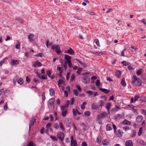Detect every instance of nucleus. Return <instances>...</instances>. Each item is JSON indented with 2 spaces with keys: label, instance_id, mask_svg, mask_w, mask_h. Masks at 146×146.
<instances>
[{
  "label": "nucleus",
  "instance_id": "obj_1",
  "mask_svg": "<svg viewBox=\"0 0 146 146\" xmlns=\"http://www.w3.org/2000/svg\"><path fill=\"white\" fill-rule=\"evenodd\" d=\"M132 81L133 84L135 85L140 86L141 85L140 79L135 76H134L132 78Z\"/></svg>",
  "mask_w": 146,
  "mask_h": 146
},
{
  "label": "nucleus",
  "instance_id": "obj_2",
  "mask_svg": "<svg viewBox=\"0 0 146 146\" xmlns=\"http://www.w3.org/2000/svg\"><path fill=\"white\" fill-rule=\"evenodd\" d=\"M51 49L53 50H55L57 54H59L61 51L60 49V46L58 45H54L52 46Z\"/></svg>",
  "mask_w": 146,
  "mask_h": 146
},
{
  "label": "nucleus",
  "instance_id": "obj_3",
  "mask_svg": "<svg viewBox=\"0 0 146 146\" xmlns=\"http://www.w3.org/2000/svg\"><path fill=\"white\" fill-rule=\"evenodd\" d=\"M57 136L58 138L61 141H62L64 139L65 137L64 133L61 132H58L57 134Z\"/></svg>",
  "mask_w": 146,
  "mask_h": 146
},
{
  "label": "nucleus",
  "instance_id": "obj_4",
  "mask_svg": "<svg viewBox=\"0 0 146 146\" xmlns=\"http://www.w3.org/2000/svg\"><path fill=\"white\" fill-rule=\"evenodd\" d=\"M64 106H60L61 110L62 111V115L63 117H66V114L68 112L67 110L64 108Z\"/></svg>",
  "mask_w": 146,
  "mask_h": 146
},
{
  "label": "nucleus",
  "instance_id": "obj_5",
  "mask_svg": "<svg viewBox=\"0 0 146 146\" xmlns=\"http://www.w3.org/2000/svg\"><path fill=\"white\" fill-rule=\"evenodd\" d=\"M139 98V97L138 95H135L134 97V98L133 97H132L131 98V100L130 101L131 103H134L135 102L138 100V99Z\"/></svg>",
  "mask_w": 146,
  "mask_h": 146
},
{
  "label": "nucleus",
  "instance_id": "obj_6",
  "mask_svg": "<svg viewBox=\"0 0 146 146\" xmlns=\"http://www.w3.org/2000/svg\"><path fill=\"white\" fill-rule=\"evenodd\" d=\"M71 146H77V142L75 140L73 139L74 138L72 136H71Z\"/></svg>",
  "mask_w": 146,
  "mask_h": 146
},
{
  "label": "nucleus",
  "instance_id": "obj_7",
  "mask_svg": "<svg viewBox=\"0 0 146 146\" xmlns=\"http://www.w3.org/2000/svg\"><path fill=\"white\" fill-rule=\"evenodd\" d=\"M143 119V117L141 115H138L136 117V121L138 122H140Z\"/></svg>",
  "mask_w": 146,
  "mask_h": 146
},
{
  "label": "nucleus",
  "instance_id": "obj_8",
  "mask_svg": "<svg viewBox=\"0 0 146 146\" xmlns=\"http://www.w3.org/2000/svg\"><path fill=\"white\" fill-rule=\"evenodd\" d=\"M11 64L13 66H17L19 64V62L17 60H12L11 62Z\"/></svg>",
  "mask_w": 146,
  "mask_h": 146
},
{
  "label": "nucleus",
  "instance_id": "obj_9",
  "mask_svg": "<svg viewBox=\"0 0 146 146\" xmlns=\"http://www.w3.org/2000/svg\"><path fill=\"white\" fill-rule=\"evenodd\" d=\"M36 119L34 117L32 118V120L30 121L29 123V129H30L31 127L33 126L34 123L36 121Z\"/></svg>",
  "mask_w": 146,
  "mask_h": 146
},
{
  "label": "nucleus",
  "instance_id": "obj_10",
  "mask_svg": "<svg viewBox=\"0 0 146 146\" xmlns=\"http://www.w3.org/2000/svg\"><path fill=\"white\" fill-rule=\"evenodd\" d=\"M99 106L98 104L96 103L93 104L91 105V108L93 110H97L99 108Z\"/></svg>",
  "mask_w": 146,
  "mask_h": 146
},
{
  "label": "nucleus",
  "instance_id": "obj_11",
  "mask_svg": "<svg viewBox=\"0 0 146 146\" xmlns=\"http://www.w3.org/2000/svg\"><path fill=\"white\" fill-rule=\"evenodd\" d=\"M126 146H133L132 141L130 140L126 141L125 143Z\"/></svg>",
  "mask_w": 146,
  "mask_h": 146
},
{
  "label": "nucleus",
  "instance_id": "obj_12",
  "mask_svg": "<svg viewBox=\"0 0 146 146\" xmlns=\"http://www.w3.org/2000/svg\"><path fill=\"white\" fill-rule=\"evenodd\" d=\"M65 59L67 60V62L71 61V57L68 55L65 54L64 55Z\"/></svg>",
  "mask_w": 146,
  "mask_h": 146
},
{
  "label": "nucleus",
  "instance_id": "obj_13",
  "mask_svg": "<svg viewBox=\"0 0 146 146\" xmlns=\"http://www.w3.org/2000/svg\"><path fill=\"white\" fill-rule=\"evenodd\" d=\"M108 140L107 139H104L102 141V144L103 145L107 146L109 145Z\"/></svg>",
  "mask_w": 146,
  "mask_h": 146
},
{
  "label": "nucleus",
  "instance_id": "obj_14",
  "mask_svg": "<svg viewBox=\"0 0 146 146\" xmlns=\"http://www.w3.org/2000/svg\"><path fill=\"white\" fill-rule=\"evenodd\" d=\"M92 53L93 54L97 55L98 56H101L103 55V53L101 51H94L92 52Z\"/></svg>",
  "mask_w": 146,
  "mask_h": 146
},
{
  "label": "nucleus",
  "instance_id": "obj_15",
  "mask_svg": "<svg viewBox=\"0 0 146 146\" xmlns=\"http://www.w3.org/2000/svg\"><path fill=\"white\" fill-rule=\"evenodd\" d=\"M65 53L71 55H73L74 52L73 50L71 48H70L67 51L65 52Z\"/></svg>",
  "mask_w": 146,
  "mask_h": 146
},
{
  "label": "nucleus",
  "instance_id": "obj_16",
  "mask_svg": "<svg viewBox=\"0 0 146 146\" xmlns=\"http://www.w3.org/2000/svg\"><path fill=\"white\" fill-rule=\"evenodd\" d=\"M131 122L125 119L122 122V124L124 125H130Z\"/></svg>",
  "mask_w": 146,
  "mask_h": 146
},
{
  "label": "nucleus",
  "instance_id": "obj_17",
  "mask_svg": "<svg viewBox=\"0 0 146 146\" xmlns=\"http://www.w3.org/2000/svg\"><path fill=\"white\" fill-rule=\"evenodd\" d=\"M112 128L111 124H107L106 126V129L107 131H109L111 130L112 129Z\"/></svg>",
  "mask_w": 146,
  "mask_h": 146
},
{
  "label": "nucleus",
  "instance_id": "obj_18",
  "mask_svg": "<svg viewBox=\"0 0 146 146\" xmlns=\"http://www.w3.org/2000/svg\"><path fill=\"white\" fill-rule=\"evenodd\" d=\"M83 82L86 84L88 83L89 82V78L88 77H84L83 78Z\"/></svg>",
  "mask_w": 146,
  "mask_h": 146
},
{
  "label": "nucleus",
  "instance_id": "obj_19",
  "mask_svg": "<svg viewBox=\"0 0 146 146\" xmlns=\"http://www.w3.org/2000/svg\"><path fill=\"white\" fill-rule=\"evenodd\" d=\"M111 106V104L109 103H107L106 105V108L107 109L108 111V113L110 112V109Z\"/></svg>",
  "mask_w": 146,
  "mask_h": 146
},
{
  "label": "nucleus",
  "instance_id": "obj_20",
  "mask_svg": "<svg viewBox=\"0 0 146 146\" xmlns=\"http://www.w3.org/2000/svg\"><path fill=\"white\" fill-rule=\"evenodd\" d=\"M120 109V108L117 106H115V108H113L111 110V111L112 112H114L117 111L119 109Z\"/></svg>",
  "mask_w": 146,
  "mask_h": 146
},
{
  "label": "nucleus",
  "instance_id": "obj_21",
  "mask_svg": "<svg viewBox=\"0 0 146 146\" xmlns=\"http://www.w3.org/2000/svg\"><path fill=\"white\" fill-rule=\"evenodd\" d=\"M55 92L54 89L52 88H51L49 90V93L50 96H52L54 94Z\"/></svg>",
  "mask_w": 146,
  "mask_h": 146
},
{
  "label": "nucleus",
  "instance_id": "obj_22",
  "mask_svg": "<svg viewBox=\"0 0 146 146\" xmlns=\"http://www.w3.org/2000/svg\"><path fill=\"white\" fill-rule=\"evenodd\" d=\"M143 69L142 68L139 69L137 70L136 72L137 75L139 76L140 75L142 72Z\"/></svg>",
  "mask_w": 146,
  "mask_h": 146
},
{
  "label": "nucleus",
  "instance_id": "obj_23",
  "mask_svg": "<svg viewBox=\"0 0 146 146\" xmlns=\"http://www.w3.org/2000/svg\"><path fill=\"white\" fill-rule=\"evenodd\" d=\"M100 90L102 92L106 94H108L109 92V90L106 89L100 88Z\"/></svg>",
  "mask_w": 146,
  "mask_h": 146
},
{
  "label": "nucleus",
  "instance_id": "obj_24",
  "mask_svg": "<svg viewBox=\"0 0 146 146\" xmlns=\"http://www.w3.org/2000/svg\"><path fill=\"white\" fill-rule=\"evenodd\" d=\"M104 101L103 100H101L99 101L98 103V105L99 106V108L102 107L104 104Z\"/></svg>",
  "mask_w": 146,
  "mask_h": 146
},
{
  "label": "nucleus",
  "instance_id": "obj_25",
  "mask_svg": "<svg viewBox=\"0 0 146 146\" xmlns=\"http://www.w3.org/2000/svg\"><path fill=\"white\" fill-rule=\"evenodd\" d=\"M91 114L90 112L89 111H85L84 113V114L85 116L88 117Z\"/></svg>",
  "mask_w": 146,
  "mask_h": 146
},
{
  "label": "nucleus",
  "instance_id": "obj_26",
  "mask_svg": "<svg viewBox=\"0 0 146 146\" xmlns=\"http://www.w3.org/2000/svg\"><path fill=\"white\" fill-rule=\"evenodd\" d=\"M51 124L50 123H48L46 124V128H47V129L46 132V133H47V132L48 131V129L49 128L50 129V127L51 126Z\"/></svg>",
  "mask_w": 146,
  "mask_h": 146
},
{
  "label": "nucleus",
  "instance_id": "obj_27",
  "mask_svg": "<svg viewBox=\"0 0 146 146\" xmlns=\"http://www.w3.org/2000/svg\"><path fill=\"white\" fill-rule=\"evenodd\" d=\"M121 85L124 86H126V83H125V80L124 78H123L121 80Z\"/></svg>",
  "mask_w": 146,
  "mask_h": 146
},
{
  "label": "nucleus",
  "instance_id": "obj_28",
  "mask_svg": "<svg viewBox=\"0 0 146 146\" xmlns=\"http://www.w3.org/2000/svg\"><path fill=\"white\" fill-rule=\"evenodd\" d=\"M35 56L36 57H40L42 58L44 57V55L42 53L40 52L37 54L35 55Z\"/></svg>",
  "mask_w": 146,
  "mask_h": 146
},
{
  "label": "nucleus",
  "instance_id": "obj_29",
  "mask_svg": "<svg viewBox=\"0 0 146 146\" xmlns=\"http://www.w3.org/2000/svg\"><path fill=\"white\" fill-rule=\"evenodd\" d=\"M70 102L69 100H67L66 102V104L65 105L62 106H64V108H68L69 106Z\"/></svg>",
  "mask_w": 146,
  "mask_h": 146
},
{
  "label": "nucleus",
  "instance_id": "obj_30",
  "mask_svg": "<svg viewBox=\"0 0 146 146\" xmlns=\"http://www.w3.org/2000/svg\"><path fill=\"white\" fill-rule=\"evenodd\" d=\"M72 110L73 115L74 116H76L77 115V114L78 112V110L77 109H76L74 108Z\"/></svg>",
  "mask_w": 146,
  "mask_h": 146
},
{
  "label": "nucleus",
  "instance_id": "obj_31",
  "mask_svg": "<svg viewBox=\"0 0 146 146\" xmlns=\"http://www.w3.org/2000/svg\"><path fill=\"white\" fill-rule=\"evenodd\" d=\"M16 19L21 24L24 23V21L21 18H16Z\"/></svg>",
  "mask_w": 146,
  "mask_h": 146
},
{
  "label": "nucleus",
  "instance_id": "obj_32",
  "mask_svg": "<svg viewBox=\"0 0 146 146\" xmlns=\"http://www.w3.org/2000/svg\"><path fill=\"white\" fill-rule=\"evenodd\" d=\"M50 137L53 141H58L57 138L56 137L50 135Z\"/></svg>",
  "mask_w": 146,
  "mask_h": 146
},
{
  "label": "nucleus",
  "instance_id": "obj_33",
  "mask_svg": "<svg viewBox=\"0 0 146 146\" xmlns=\"http://www.w3.org/2000/svg\"><path fill=\"white\" fill-rule=\"evenodd\" d=\"M76 60L78 62H79V63L83 67H86V64L82 62H81V61H80L79 60H78L77 59H76Z\"/></svg>",
  "mask_w": 146,
  "mask_h": 146
},
{
  "label": "nucleus",
  "instance_id": "obj_34",
  "mask_svg": "<svg viewBox=\"0 0 146 146\" xmlns=\"http://www.w3.org/2000/svg\"><path fill=\"white\" fill-rule=\"evenodd\" d=\"M17 82L20 84H22L23 83V79L21 78H20L17 80Z\"/></svg>",
  "mask_w": 146,
  "mask_h": 146
},
{
  "label": "nucleus",
  "instance_id": "obj_35",
  "mask_svg": "<svg viewBox=\"0 0 146 146\" xmlns=\"http://www.w3.org/2000/svg\"><path fill=\"white\" fill-rule=\"evenodd\" d=\"M87 104V103L86 102H83L81 106V108L83 110L85 108V106Z\"/></svg>",
  "mask_w": 146,
  "mask_h": 146
},
{
  "label": "nucleus",
  "instance_id": "obj_36",
  "mask_svg": "<svg viewBox=\"0 0 146 146\" xmlns=\"http://www.w3.org/2000/svg\"><path fill=\"white\" fill-rule=\"evenodd\" d=\"M42 65V64L39 62H36L35 64L34 65L35 67H36V66H40Z\"/></svg>",
  "mask_w": 146,
  "mask_h": 146
},
{
  "label": "nucleus",
  "instance_id": "obj_37",
  "mask_svg": "<svg viewBox=\"0 0 146 146\" xmlns=\"http://www.w3.org/2000/svg\"><path fill=\"white\" fill-rule=\"evenodd\" d=\"M59 125L60 126V127L61 129L62 130L64 131L65 130V128L64 127L63 125L62 122H60L59 123Z\"/></svg>",
  "mask_w": 146,
  "mask_h": 146
},
{
  "label": "nucleus",
  "instance_id": "obj_38",
  "mask_svg": "<svg viewBox=\"0 0 146 146\" xmlns=\"http://www.w3.org/2000/svg\"><path fill=\"white\" fill-rule=\"evenodd\" d=\"M94 42L96 43V44L99 47H100V44H99V40H98V39H96L94 40Z\"/></svg>",
  "mask_w": 146,
  "mask_h": 146
},
{
  "label": "nucleus",
  "instance_id": "obj_39",
  "mask_svg": "<svg viewBox=\"0 0 146 146\" xmlns=\"http://www.w3.org/2000/svg\"><path fill=\"white\" fill-rule=\"evenodd\" d=\"M142 131H143V128L142 127H140L139 130V132L138 135L139 136H140L141 135V134L142 133Z\"/></svg>",
  "mask_w": 146,
  "mask_h": 146
},
{
  "label": "nucleus",
  "instance_id": "obj_40",
  "mask_svg": "<svg viewBox=\"0 0 146 146\" xmlns=\"http://www.w3.org/2000/svg\"><path fill=\"white\" fill-rule=\"evenodd\" d=\"M64 81L63 80H62L61 79H60L59 80L58 83V84L59 87H60V84H63L64 83Z\"/></svg>",
  "mask_w": 146,
  "mask_h": 146
},
{
  "label": "nucleus",
  "instance_id": "obj_41",
  "mask_svg": "<svg viewBox=\"0 0 146 146\" xmlns=\"http://www.w3.org/2000/svg\"><path fill=\"white\" fill-rule=\"evenodd\" d=\"M54 103L52 104V103H49V102H48V106L49 109H50V107H52V106L54 107Z\"/></svg>",
  "mask_w": 146,
  "mask_h": 146
},
{
  "label": "nucleus",
  "instance_id": "obj_42",
  "mask_svg": "<svg viewBox=\"0 0 146 146\" xmlns=\"http://www.w3.org/2000/svg\"><path fill=\"white\" fill-rule=\"evenodd\" d=\"M46 74H47L48 76V77H50L51 78H52V77H50L51 75V72L50 70H47L46 72Z\"/></svg>",
  "mask_w": 146,
  "mask_h": 146
},
{
  "label": "nucleus",
  "instance_id": "obj_43",
  "mask_svg": "<svg viewBox=\"0 0 146 146\" xmlns=\"http://www.w3.org/2000/svg\"><path fill=\"white\" fill-rule=\"evenodd\" d=\"M101 141V139L100 137H98L96 139V142L98 143H100Z\"/></svg>",
  "mask_w": 146,
  "mask_h": 146
},
{
  "label": "nucleus",
  "instance_id": "obj_44",
  "mask_svg": "<svg viewBox=\"0 0 146 146\" xmlns=\"http://www.w3.org/2000/svg\"><path fill=\"white\" fill-rule=\"evenodd\" d=\"M82 71V69L81 68H78L77 69V73L78 74H80L81 72Z\"/></svg>",
  "mask_w": 146,
  "mask_h": 146
},
{
  "label": "nucleus",
  "instance_id": "obj_45",
  "mask_svg": "<svg viewBox=\"0 0 146 146\" xmlns=\"http://www.w3.org/2000/svg\"><path fill=\"white\" fill-rule=\"evenodd\" d=\"M70 73V72H67L66 75V79L67 80H68L69 79Z\"/></svg>",
  "mask_w": 146,
  "mask_h": 146
},
{
  "label": "nucleus",
  "instance_id": "obj_46",
  "mask_svg": "<svg viewBox=\"0 0 146 146\" xmlns=\"http://www.w3.org/2000/svg\"><path fill=\"white\" fill-rule=\"evenodd\" d=\"M96 84L97 86H99L100 84V80H97L96 81Z\"/></svg>",
  "mask_w": 146,
  "mask_h": 146
},
{
  "label": "nucleus",
  "instance_id": "obj_47",
  "mask_svg": "<svg viewBox=\"0 0 146 146\" xmlns=\"http://www.w3.org/2000/svg\"><path fill=\"white\" fill-rule=\"evenodd\" d=\"M52 44V42H50V43H49V41H47L46 43V45L47 47L48 48V46H50Z\"/></svg>",
  "mask_w": 146,
  "mask_h": 146
},
{
  "label": "nucleus",
  "instance_id": "obj_48",
  "mask_svg": "<svg viewBox=\"0 0 146 146\" xmlns=\"http://www.w3.org/2000/svg\"><path fill=\"white\" fill-rule=\"evenodd\" d=\"M73 91L74 94L76 96H77L78 95V92L77 90L75 89Z\"/></svg>",
  "mask_w": 146,
  "mask_h": 146
},
{
  "label": "nucleus",
  "instance_id": "obj_49",
  "mask_svg": "<svg viewBox=\"0 0 146 146\" xmlns=\"http://www.w3.org/2000/svg\"><path fill=\"white\" fill-rule=\"evenodd\" d=\"M16 48L17 49H20V44L19 42H18L17 44L16 45Z\"/></svg>",
  "mask_w": 146,
  "mask_h": 146
},
{
  "label": "nucleus",
  "instance_id": "obj_50",
  "mask_svg": "<svg viewBox=\"0 0 146 146\" xmlns=\"http://www.w3.org/2000/svg\"><path fill=\"white\" fill-rule=\"evenodd\" d=\"M116 74L118 77H119L121 75V73L120 71H118L117 72Z\"/></svg>",
  "mask_w": 146,
  "mask_h": 146
},
{
  "label": "nucleus",
  "instance_id": "obj_51",
  "mask_svg": "<svg viewBox=\"0 0 146 146\" xmlns=\"http://www.w3.org/2000/svg\"><path fill=\"white\" fill-rule=\"evenodd\" d=\"M86 93L90 95H92L93 93V92L90 90L87 91L86 92Z\"/></svg>",
  "mask_w": 146,
  "mask_h": 146
},
{
  "label": "nucleus",
  "instance_id": "obj_52",
  "mask_svg": "<svg viewBox=\"0 0 146 146\" xmlns=\"http://www.w3.org/2000/svg\"><path fill=\"white\" fill-rule=\"evenodd\" d=\"M75 78V75L74 74H72L71 76V79H70L71 81H73V80H74Z\"/></svg>",
  "mask_w": 146,
  "mask_h": 146
},
{
  "label": "nucleus",
  "instance_id": "obj_53",
  "mask_svg": "<svg viewBox=\"0 0 146 146\" xmlns=\"http://www.w3.org/2000/svg\"><path fill=\"white\" fill-rule=\"evenodd\" d=\"M76 87L78 91H82L81 88L79 85H77L76 86Z\"/></svg>",
  "mask_w": 146,
  "mask_h": 146
},
{
  "label": "nucleus",
  "instance_id": "obj_54",
  "mask_svg": "<svg viewBox=\"0 0 146 146\" xmlns=\"http://www.w3.org/2000/svg\"><path fill=\"white\" fill-rule=\"evenodd\" d=\"M54 98H50L48 102H49V103H52V104L54 103Z\"/></svg>",
  "mask_w": 146,
  "mask_h": 146
},
{
  "label": "nucleus",
  "instance_id": "obj_55",
  "mask_svg": "<svg viewBox=\"0 0 146 146\" xmlns=\"http://www.w3.org/2000/svg\"><path fill=\"white\" fill-rule=\"evenodd\" d=\"M68 66L70 68H72L73 67V66L72 64L71 63V62H68Z\"/></svg>",
  "mask_w": 146,
  "mask_h": 146
},
{
  "label": "nucleus",
  "instance_id": "obj_56",
  "mask_svg": "<svg viewBox=\"0 0 146 146\" xmlns=\"http://www.w3.org/2000/svg\"><path fill=\"white\" fill-rule=\"evenodd\" d=\"M6 58H5L3 60L1 61L0 62V65L1 66H2L3 64H4V62H5V59Z\"/></svg>",
  "mask_w": 146,
  "mask_h": 146
},
{
  "label": "nucleus",
  "instance_id": "obj_57",
  "mask_svg": "<svg viewBox=\"0 0 146 146\" xmlns=\"http://www.w3.org/2000/svg\"><path fill=\"white\" fill-rule=\"evenodd\" d=\"M103 115L102 114H99L97 117V119H100L102 118Z\"/></svg>",
  "mask_w": 146,
  "mask_h": 146
},
{
  "label": "nucleus",
  "instance_id": "obj_58",
  "mask_svg": "<svg viewBox=\"0 0 146 146\" xmlns=\"http://www.w3.org/2000/svg\"><path fill=\"white\" fill-rule=\"evenodd\" d=\"M59 127V125L56 123L54 124V127L56 129H58Z\"/></svg>",
  "mask_w": 146,
  "mask_h": 146
},
{
  "label": "nucleus",
  "instance_id": "obj_59",
  "mask_svg": "<svg viewBox=\"0 0 146 146\" xmlns=\"http://www.w3.org/2000/svg\"><path fill=\"white\" fill-rule=\"evenodd\" d=\"M121 63L124 66H126L127 65V63L125 61H123V62H121Z\"/></svg>",
  "mask_w": 146,
  "mask_h": 146
},
{
  "label": "nucleus",
  "instance_id": "obj_60",
  "mask_svg": "<svg viewBox=\"0 0 146 146\" xmlns=\"http://www.w3.org/2000/svg\"><path fill=\"white\" fill-rule=\"evenodd\" d=\"M123 128L125 131H127L129 130V128L128 127H123Z\"/></svg>",
  "mask_w": 146,
  "mask_h": 146
},
{
  "label": "nucleus",
  "instance_id": "obj_61",
  "mask_svg": "<svg viewBox=\"0 0 146 146\" xmlns=\"http://www.w3.org/2000/svg\"><path fill=\"white\" fill-rule=\"evenodd\" d=\"M113 128L114 132L115 133H116V130L117 129L116 127L115 126V125L114 124H113Z\"/></svg>",
  "mask_w": 146,
  "mask_h": 146
},
{
  "label": "nucleus",
  "instance_id": "obj_62",
  "mask_svg": "<svg viewBox=\"0 0 146 146\" xmlns=\"http://www.w3.org/2000/svg\"><path fill=\"white\" fill-rule=\"evenodd\" d=\"M81 145L82 146H87V143L85 141L83 142L82 143Z\"/></svg>",
  "mask_w": 146,
  "mask_h": 146
},
{
  "label": "nucleus",
  "instance_id": "obj_63",
  "mask_svg": "<svg viewBox=\"0 0 146 146\" xmlns=\"http://www.w3.org/2000/svg\"><path fill=\"white\" fill-rule=\"evenodd\" d=\"M121 117V115L119 114H118L117 115L116 118L117 119H119Z\"/></svg>",
  "mask_w": 146,
  "mask_h": 146
},
{
  "label": "nucleus",
  "instance_id": "obj_64",
  "mask_svg": "<svg viewBox=\"0 0 146 146\" xmlns=\"http://www.w3.org/2000/svg\"><path fill=\"white\" fill-rule=\"evenodd\" d=\"M136 135V131H133V133L132 134L131 137H134Z\"/></svg>",
  "mask_w": 146,
  "mask_h": 146
}]
</instances>
